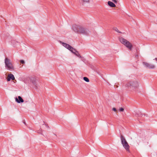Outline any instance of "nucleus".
Masks as SVG:
<instances>
[{"label": "nucleus", "mask_w": 157, "mask_h": 157, "mask_svg": "<svg viewBox=\"0 0 157 157\" xmlns=\"http://www.w3.org/2000/svg\"><path fill=\"white\" fill-rule=\"evenodd\" d=\"M5 67L6 69L11 71L14 70L13 64L10 59L6 58L5 59Z\"/></svg>", "instance_id": "nucleus-3"}, {"label": "nucleus", "mask_w": 157, "mask_h": 157, "mask_svg": "<svg viewBox=\"0 0 157 157\" xmlns=\"http://www.w3.org/2000/svg\"><path fill=\"white\" fill-rule=\"evenodd\" d=\"M81 1L83 3H89L90 2V0H81Z\"/></svg>", "instance_id": "nucleus-13"}, {"label": "nucleus", "mask_w": 157, "mask_h": 157, "mask_svg": "<svg viewBox=\"0 0 157 157\" xmlns=\"http://www.w3.org/2000/svg\"><path fill=\"white\" fill-rule=\"evenodd\" d=\"M120 112H123L124 111V109L122 108H121L119 109Z\"/></svg>", "instance_id": "nucleus-16"}, {"label": "nucleus", "mask_w": 157, "mask_h": 157, "mask_svg": "<svg viewBox=\"0 0 157 157\" xmlns=\"http://www.w3.org/2000/svg\"><path fill=\"white\" fill-rule=\"evenodd\" d=\"M20 62L22 64H24L25 63V62L23 60H21L20 61Z\"/></svg>", "instance_id": "nucleus-17"}, {"label": "nucleus", "mask_w": 157, "mask_h": 157, "mask_svg": "<svg viewBox=\"0 0 157 157\" xmlns=\"http://www.w3.org/2000/svg\"><path fill=\"white\" fill-rule=\"evenodd\" d=\"M69 50L73 54H74L77 51L75 49L73 48L72 47H71V49H70Z\"/></svg>", "instance_id": "nucleus-11"}, {"label": "nucleus", "mask_w": 157, "mask_h": 157, "mask_svg": "<svg viewBox=\"0 0 157 157\" xmlns=\"http://www.w3.org/2000/svg\"><path fill=\"white\" fill-rule=\"evenodd\" d=\"M108 4L109 6L112 7H116L115 5L111 1H108Z\"/></svg>", "instance_id": "nucleus-10"}, {"label": "nucleus", "mask_w": 157, "mask_h": 157, "mask_svg": "<svg viewBox=\"0 0 157 157\" xmlns=\"http://www.w3.org/2000/svg\"><path fill=\"white\" fill-rule=\"evenodd\" d=\"M155 60H157V58H155Z\"/></svg>", "instance_id": "nucleus-20"}, {"label": "nucleus", "mask_w": 157, "mask_h": 157, "mask_svg": "<svg viewBox=\"0 0 157 157\" xmlns=\"http://www.w3.org/2000/svg\"><path fill=\"white\" fill-rule=\"evenodd\" d=\"M125 86L128 88L134 89L137 88L139 87V84L137 81H132L128 82Z\"/></svg>", "instance_id": "nucleus-2"}, {"label": "nucleus", "mask_w": 157, "mask_h": 157, "mask_svg": "<svg viewBox=\"0 0 157 157\" xmlns=\"http://www.w3.org/2000/svg\"><path fill=\"white\" fill-rule=\"evenodd\" d=\"M119 39L120 42L124 45L129 50H132V45L129 41L122 37H119Z\"/></svg>", "instance_id": "nucleus-4"}, {"label": "nucleus", "mask_w": 157, "mask_h": 157, "mask_svg": "<svg viewBox=\"0 0 157 157\" xmlns=\"http://www.w3.org/2000/svg\"><path fill=\"white\" fill-rule=\"evenodd\" d=\"M15 100L16 102L18 103L23 102H24L23 100L20 96L18 97V99L17 98H15Z\"/></svg>", "instance_id": "nucleus-9"}, {"label": "nucleus", "mask_w": 157, "mask_h": 157, "mask_svg": "<svg viewBox=\"0 0 157 157\" xmlns=\"http://www.w3.org/2000/svg\"><path fill=\"white\" fill-rule=\"evenodd\" d=\"M72 29L75 33L79 34L87 35L89 33V31L87 29L80 25H74Z\"/></svg>", "instance_id": "nucleus-1"}, {"label": "nucleus", "mask_w": 157, "mask_h": 157, "mask_svg": "<svg viewBox=\"0 0 157 157\" xmlns=\"http://www.w3.org/2000/svg\"><path fill=\"white\" fill-rule=\"evenodd\" d=\"M113 2L114 3H117V1L116 0H112Z\"/></svg>", "instance_id": "nucleus-19"}, {"label": "nucleus", "mask_w": 157, "mask_h": 157, "mask_svg": "<svg viewBox=\"0 0 157 157\" xmlns=\"http://www.w3.org/2000/svg\"><path fill=\"white\" fill-rule=\"evenodd\" d=\"M25 122H24V123L25 124Z\"/></svg>", "instance_id": "nucleus-21"}, {"label": "nucleus", "mask_w": 157, "mask_h": 157, "mask_svg": "<svg viewBox=\"0 0 157 157\" xmlns=\"http://www.w3.org/2000/svg\"><path fill=\"white\" fill-rule=\"evenodd\" d=\"M113 29L115 31L117 32L118 33H120L121 32L118 30L117 28L116 27H114L113 28Z\"/></svg>", "instance_id": "nucleus-14"}, {"label": "nucleus", "mask_w": 157, "mask_h": 157, "mask_svg": "<svg viewBox=\"0 0 157 157\" xmlns=\"http://www.w3.org/2000/svg\"><path fill=\"white\" fill-rule=\"evenodd\" d=\"M120 138L121 140V144H122L123 147L127 151L129 152L130 147L125 138L122 135H121Z\"/></svg>", "instance_id": "nucleus-5"}, {"label": "nucleus", "mask_w": 157, "mask_h": 157, "mask_svg": "<svg viewBox=\"0 0 157 157\" xmlns=\"http://www.w3.org/2000/svg\"><path fill=\"white\" fill-rule=\"evenodd\" d=\"M143 64L144 65H145L146 67L150 69H153L155 67V66L154 65L150 64L147 62H143Z\"/></svg>", "instance_id": "nucleus-6"}, {"label": "nucleus", "mask_w": 157, "mask_h": 157, "mask_svg": "<svg viewBox=\"0 0 157 157\" xmlns=\"http://www.w3.org/2000/svg\"><path fill=\"white\" fill-rule=\"evenodd\" d=\"M15 79V77L12 74H8L7 77V80L9 81L11 79L13 80Z\"/></svg>", "instance_id": "nucleus-8"}, {"label": "nucleus", "mask_w": 157, "mask_h": 157, "mask_svg": "<svg viewBox=\"0 0 157 157\" xmlns=\"http://www.w3.org/2000/svg\"><path fill=\"white\" fill-rule=\"evenodd\" d=\"M83 79L86 82H89V79L86 77H84L83 78Z\"/></svg>", "instance_id": "nucleus-15"}, {"label": "nucleus", "mask_w": 157, "mask_h": 157, "mask_svg": "<svg viewBox=\"0 0 157 157\" xmlns=\"http://www.w3.org/2000/svg\"><path fill=\"white\" fill-rule=\"evenodd\" d=\"M74 54H75L76 56L80 58H81V56L79 54V53L78 51H76V52H75Z\"/></svg>", "instance_id": "nucleus-12"}, {"label": "nucleus", "mask_w": 157, "mask_h": 157, "mask_svg": "<svg viewBox=\"0 0 157 157\" xmlns=\"http://www.w3.org/2000/svg\"><path fill=\"white\" fill-rule=\"evenodd\" d=\"M112 110H113V111H114L115 112L117 111V109H116V108H113L112 109Z\"/></svg>", "instance_id": "nucleus-18"}, {"label": "nucleus", "mask_w": 157, "mask_h": 157, "mask_svg": "<svg viewBox=\"0 0 157 157\" xmlns=\"http://www.w3.org/2000/svg\"><path fill=\"white\" fill-rule=\"evenodd\" d=\"M60 43L62 44V45L67 48L68 50H70V49H71V46L69 45V44H67L66 43L63 42H62L60 41Z\"/></svg>", "instance_id": "nucleus-7"}]
</instances>
